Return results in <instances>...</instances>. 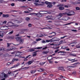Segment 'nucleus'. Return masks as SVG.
<instances>
[{
  "instance_id": "nucleus-3",
  "label": "nucleus",
  "mask_w": 80,
  "mask_h": 80,
  "mask_svg": "<svg viewBox=\"0 0 80 80\" xmlns=\"http://www.w3.org/2000/svg\"><path fill=\"white\" fill-rule=\"evenodd\" d=\"M33 2H35L34 3V4L35 5H36V6H40V5H44V4H45V3L43 2H41L42 4H38L37 3L39 2V0H33Z\"/></svg>"
},
{
  "instance_id": "nucleus-8",
  "label": "nucleus",
  "mask_w": 80,
  "mask_h": 80,
  "mask_svg": "<svg viewBox=\"0 0 80 80\" xmlns=\"http://www.w3.org/2000/svg\"><path fill=\"white\" fill-rule=\"evenodd\" d=\"M68 18L67 17H64L62 19V20H64V21H67L68 20Z\"/></svg>"
},
{
  "instance_id": "nucleus-59",
  "label": "nucleus",
  "mask_w": 80,
  "mask_h": 80,
  "mask_svg": "<svg viewBox=\"0 0 80 80\" xmlns=\"http://www.w3.org/2000/svg\"><path fill=\"white\" fill-rule=\"evenodd\" d=\"M35 13H30L29 15H35Z\"/></svg>"
},
{
  "instance_id": "nucleus-39",
  "label": "nucleus",
  "mask_w": 80,
  "mask_h": 80,
  "mask_svg": "<svg viewBox=\"0 0 80 80\" xmlns=\"http://www.w3.org/2000/svg\"><path fill=\"white\" fill-rule=\"evenodd\" d=\"M7 47H10V45H11V43H7Z\"/></svg>"
},
{
  "instance_id": "nucleus-43",
  "label": "nucleus",
  "mask_w": 80,
  "mask_h": 80,
  "mask_svg": "<svg viewBox=\"0 0 80 80\" xmlns=\"http://www.w3.org/2000/svg\"><path fill=\"white\" fill-rule=\"evenodd\" d=\"M54 36H55V35H53L52 36H49L48 37H49V38H52V37H54Z\"/></svg>"
},
{
  "instance_id": "nucleus-10",
  "label": "nucleus",
  "mask_w": 80,
  "mask_h": 80,
  "mask_svg": "<svg viewBox=\"0 0 80 80\" xmlns=\"http://www.w3.org/2000/svg\"><path fill=\"white\" fill-rule=\"evenodd\" d=\"M31 56V55H29L28 56H27L26 58L25 57L23 61L26 62V61H28V58Z\"/></svg>"
},
{
  "instance_id": "nucleus-42",
  "label": "nucleus",
  "mask_w": 80,
  "mask_h": 80,
  "mask_svg": "<svg viewBox=\"0 0 80 80\" xmlns=\"http://www.w3.org/2000/svg\"><path fill=\"white\" fill-rule=\"evenodd\" d=\"M30 18H26V20H27V21H29V20H30Z\"/></svg>"
},
{
  "instance_id": "nucleus-30",
  "label": "nucleus",
  "mask_w": 80,
  "mask_h": 80,
  "mask_svg": "<svg viewBox=\"0 0 80 80\" xmlns=\"http://www.w3.org/2000/svg\"><path fill=\"white\" fill-rule=\"evenodd\" d=\"M28 10H29V12H32V11H33L32 9L31 8H28Z\"/></svg>"
},
{
  "instance_id": "nucleus-24",
  "label": "nucleus",
  "mask_w": 80,
  "mask_h": 80,
  "mask_svg": "<svg viewBox=\"0 0 80 80\" xmlns=\"http://www.w3.org/2000/svg\"><path fill=\"white\" fill-rule=\"evenodd\" d=\"M18 58H14L13 60H12V62H14V61H15V62H17V61H18Z\"/></svg>"
},
{
  "instance_id": "nucleus-62",
  "label": "nucleus",
  "mask_w": 80,
  "mask_h": 80,
  "mask_svg": "<svg viewBox=\"0 0 80 80\" xmlns=\"http://www.w3.org/2000/svg\"><path fill=\"white\" fill-rule=\"evenodd\" d=\"M24 13H29V12H28L27 11H24Z\"/></svg>"
},
{
  "instance_id": "nucleus-22",
  "label": "nucleus",
  "mask_w": 80,
  "mask_h": 80,
  "mask_svg": "<svg viewBox=\"0 0 80 80\" xmlns=\"http://www.w3.org/2000/svg\"><path fill=\"white\" fill-rule=\"evenodd\" d=\"M49 52L47 51H44L42 52V53L43 54H47V53H48Z\"/></svg>"
},
{
  "instance_id": "nucleus-17",
  "label": "nucleus",
  "mask_w": 80,
  "mask_h": 80,
  "mask_svg": "<svg viewBox=\"0 0 80 80\" xmlns=\"http://www.w3.org/2000/svg\"><path fill=\"white\" fill-rule=\"evenodd\" d=\"M4 33V32L3 31H1L0 32V37H2L3 36V33Z\"/></svg>"
},
{
  "instance_id": "nucleus-41",
  "label": "nucleus",
  "mask_w": 80,
  "mask_h": 80,
  "mask_svg": "<svg viewBox=\"0 0 80 80\" xmlns=\"http://www.w3.org/2000/svg\"><path fill=\"white\" fill-rule=\"evenodd\" d=\"M42 39L40 38H39L37 39H36V41H37V42H38V41H40V40H41Z\"/></svg>"
},
{
  "instance_id": "nucleus-20",
  "label": "nucleus",
  "mask_w": 80,
  "mask_h": 80,
  "mask_svg": "<svg viewBox=\"0 0 80 80\" xmlns=\"http://www.w3.org/2000/svg\"><path fill=\"white\" fill-rule=\"evenodd\" d=\"M59 9L60 10H64V7L61 6L59 7Z\"/></svg>"
},
{
  "instance_id": "nucleus-12",
  "label": "nucleus",
  "mask_w": 80,
  "mask_h": 80,
  "mask_svg": "<svg viewBox=\"0 0 80 80\" xmlns=\"http://www.w3.org/2000/svg\"><path fill=\"white\" fill-rule=\"evenodd\" d=\"M2 74L3 75V77L4 78H8V74H6L4 73H2Z\"/></svg>"
},
{
  "instance_id": "nucleus-25",
  "label": "nucleus",
  "mask_w": 80,
  "mask_h": 80,
  "mask_svg": "<svg viewBox=\"0 0 80 80\" xmlns=\"http://www.w3.org/2000/svg\"><path fill=\"white\" fill-rule=\"evenodd\" d=\"M37 72V70H36L35 71L32 70L30 72L31 73H32V74H33V73H35V72Z\"/></svg>"
},
{
  "instance_id": "nucleus-14",
  "label": "nucleus",
  "mask_w": 80,
  "mask_h": 80,
  "mask_svg": "<svg viewBox=\"0 0 80 80\" xmlns=\"http://www.w3.org/2000/svg\"><path fill=\"white\" fill-rule=\"evenodd\" d=\"M47 20H51L52 18V16H48L45 17Z\"/></svg>"
},
{
  "instance_id": "nucleus-53",
  "label": "nucleus",
  "mask_w": 80,
  "mask_h": 80,
  "mask_svg": "<svg viewBox=\"0 0 80 80\" xmlns=\"http://www.w3.org/2000/svg\"><path fill=\"white\" fill-rule=\"evenodd\" d=\"M76 47L78 48H80V45H78L76 46Z\"/></svg>"
},
{
  "instance_id": "nucleus-52",
  "label": "nucleus",
  "mask_w": 80,
  "mask_h": 80,
  "mask_svg": "<svg viewBox=\"0 0 80 80\" xmlns=\"http://www.w3.org/2000/svg\"><path fill=\"white\" fill-rule=\"evenodd\" d=\"M55 17H52V16L51 20H55Z\"/></svg>"
},
{
  "instance_id": "nucleus-54",
  "label": "nucleus",
  "mask_w": 80,
  "mask_h": 80,
  "mask_svg": "<svg viewBox=\"0 0 80 80\" xmlns=\"http://www.w3.org/2000/svg\"><path fill=\"white\" fill-rule=\"evenodd\" d=\"M61 17L59 15H58L57 17V18L58 19H59V18H61Z\"/></svg>"
},
{
  "instance_id": "nucleus-45",
  "label": "nucleus",
  "mask_w": 80,
  "mask_h": 80,
  "mask_svg": "<svg viewBox=\"0 0 80 80\" xmlns=\"http://www.w3.org/2000/svg\"><path fill=\"white\" fill-rule=\"evenodd\" d=\"M37 53H35L32 55L33 57H36L37 56Z\"/></svg>"
},
{
  "instance_id": "nucleus-60",
  "label": "nucleus",
  "mask_w": 80,
  "mask_h": 80,
  "mask_svg": "<svg viewBox=\"0 0 80 80\" xmlns=\"http://www.w3.org/2000/svg\"><path fill=\"white\" fill-rule=\"evenodd\" d=\"M61 2H67V0H62Z\"/></svg>"
},
{
  "instance_id": "nucleus-26",
  "label": "nucleus",
  "mask_w": 80,
  "mask_h": 80,
  "mask_svg": "<svg viewBox=\"0 0 80 80\" xmlns=\"http://www.w3.org/2000/svg\"><path fill=\"white\" fill-rule=\"evenodd\" d=\"M52 58H52V56H49L48 57V60L49 61L52 60Z\"/></svg>"
},
{
  "instance_id": "nucleus-49",
  "label": "nucleus",
  "mask_w": 80,
  "mask_h": 80,
  "mask_svg": "<svg viewBox=\"0 0 80 80\" xmlns=\"http://www.w3.org/2000/svg\"><path fill=\"white\" fill-rule=\"evenodd\" d=\"M21 31H24V32H27L28 31L27 30V29H21Z\"/></svg>"
},
{
  "instance_id": "nucleus-23",
  "label": "nucleus",
  "mask_w": 80,
  "mask_h": 80,
  "mask_svg": "<svg viewBox=\"0 0 80 80\" xmlns=\"http://www.w3.org/2000/svg\"><path fill=\"white\" fill-rule=\"evenodd\" d=\"M69 56H72V57H76L77 55L74 54H69Z\"/></svg>"
},
{
  "instance_id": "nucleus-29",
  "label": "nucleus",
  "mask_w": 80,
  "mask_h": 80,
  "mask_svg": "<svg viewBox=\"0 0 80 80\" xmlns=\"http://www.w3.org/2000/svg\"><path fill=\"white\" fill-rule=\"evenodd\" d=\"M58 53H61L60 54L61 55H64V54L63 53H65V52H61V51H60L59 52H58Z\"/></svg>"
},
{
  "instance_id": "nucleus-58",
  "label": "nucleus",
  "mask_w": 80,
  "mask_h": 80,
  "mask_svg": "<svg viewBox=\"0 0 80 80\" xmlns=\"http://www.w3.org/2000/svg\"><path fill=\"white\" fill-rule=\"evenodd\" d=\"M11 5L12 6V7H13V6H14L15 5V3H12L11 4Z\"/></svg>"
},
{
  "instance_id": "nucleus-48",
  "label": "nucleus",
  "mask_w": 80,
  "mask_h": 80,
  "mask_svg": "<svg viewBox=\"0 0 80 80\" xmlns=\"http://www.w3.org/2000/svg\"><path fill=\"white\" fill-rule=\"evenodd\" d=\"M52 33H54L55 35H56V33L54 32H52V33H50L49 34V35H51V34H52Z\"/></svg>"
},
{
  "instance_id": "nucleus-63",
  "label": "nucleus",
  "mask_w": 80,
  "mask_h": 80,
  "mask_svg": "<svg viewBox=\"0 0 80 80\" xmlns=\"http://www.w3.org/2000/svg\"><path fill=\"white\" fill-rule=\"evenodd\" d=\"M41 29H42V30L43 29H48V28H41Z\"/></svg>"
},
{
  "instance_id": "nucleus-32",
  "label": "nucleus",
  "mask_w": 80,
  "mask_h": 80,
  "mask_svg": "<svg viewBox=\"0 0 80 80\" xmlns=\"http://www.w3.org/2000/svg\"><path fill=\"white\" fill-rule=\"evenodd\" d=\"M7 23H8V25L9 24V23H11V24H12L13 25L15 24H14V23H13L11 21H9V22H8Z\"/></svg>"
},
{
  "instance_id": "nucleus-35",
  "label": "nucleus",
  "mask_w": 80,
  "mask_h": 80,
  "mask_svg": "<svg viewBox=\"0 0 80 80\" xmlns=\"http://www.w3.org/2000/svg\"><path fill=\"white\" fill-rule=\"evenodd\" d=\"M13 33V31H12L8 33V35H12Z\"/></svg>"
},
{
  "instance_id": "nucleus-50",
  "label": "nucleus",
  "mask_w": 80,
  "mask_h": 80,
  "mask_svg": "<svg viewBox=\"0 0 80 80\" xmlns=\"http://www.w3.org/2000/svg\"><path fill=\"white\" fill-rule=\"evenodd\" d=\"M7 21H4L3 22H2L3 24H3H6V23H7Z\"/></svg>"
},
{
  "instance_id": "nucleus-15",
  "label": "nucleus",
  "mask_w": 80,
  "mask_h": 80,
  "mask_svg": "<svg viewBox=\"0 0 80 80\" xmlns=\"http://www.w3.org/2000/svg\"><path fill=\"white\" fill-rule=\"evenodd\" d=\"M58 70H63V71H65V70L63 68V67H59L58 68Z\"/></svg>"
},
{
  "instance_id": "nucleus-57",
  "label": "nucleus",
  "mask_w": 80,
  "mask_h": 80,
  "mask_svg": "<svg viewBox=\"0 0 80 80\" xmlns=\"http://www.w3.org/2000/svg\"><path fill=\"white\" fill-rule=\"evenodd\" d=\"M67 37V36H64V37H61V39H63V38H65V37Z\"/></svg>"
},
{
  "instance_id": "nucleus-4",
  "label": "nucleus",
  "mask_w": 80,
  "mask_h": 80,
  "mask_svg": "<svg viewBox=\"0 0 80 80\" xmlns=\"http://www.w3.org/2000/svg\"><path fill=\"white\" fill-rule=\"evenodd\" d=\"M57 38V40H53V38H52L49 40H46V42H53L55 41H58V38Z\"/></svg>"
},
{
  "instance_id": "nucleus-27",
  "label": "nucleus",
  "mask_w": 80,
  "mask_h": 80,
  "mask_svg": "<svg viewBox=\"0 0 80 80\" xmlns=\"http://www.w3.org/2000/svg\"><path fill=\"white\" fill-rule=\"evenodd\" d=\"M16 40H17V41H18L20 40L21 39V38H20V37H17L16 38Z\"/></svg>"
},
{
  "instance_id": "nucleus-18",
  "label": "nucleus",
  "mask_w": 80,
  "mask_h": 80,
  "mask_svg": "<svg viewBox=\"0 0 80 80\" xmlns=\"http://www.w3.org/2000/svg\"><path fill=\"white\" fill-rule=\"evenodd\" d=\"M63 15H67V12H66L65 13H60L59 15L61 17H62Z\"/></svg>"
},
{
  "instance_id": "nucleus-51",
  "label": "nucleus",
  "mask_w": 80,
  "mask_h": 80,
  "mask_svg": "<svg viewBox=\"0 0 80 80\" xmlns=\"http://www.w3.org/2000/svg\"><path fill=\"white\" fill-rule=\"evenodd\" d=\"M62 43H63V41H61L59 42V45H61Z\"/></svg>"
},
{
  "instance_id": "nucleus-46",
  "label": "nucleus",
  "mask_w": 80,
  "mask_h": 80,
  "mask_svg": "<svg viewBox=\"0 0 80 80\" xmlns=\"http://www.w3.org/2000/svg\"><path fill=\"white\" fill-rule=\"evenodd\" d=\"M72 73L73 75H75L76 74V72L75 71H73L72 72Z\"/></svg>"
},
{
  "instance_id": "nucleus-31",
  "label": "nucleus",
  "mask_w": 80,
  "mask_h": 80,
  "mask_svg": "<svg viewBox=\"0 0 80 80\" xmlns=\"http://www.w3.org/2000/svg\"><path fill=\"white\" fill-rule=\"evenodd\" d=\"M15 71L13 72H11V75L12 76H14V74H16V73L15 72Z\"/></svg>"
},
{
  "instance_id": "nucleus-61",
  "label": "nucleus",
  "mask_w": 80,
  "mask_h": 80,
  "mask_svg": "<svg viewBox=\"0 0 80 80\" xmlns=\"http://www.w3.org/2000/svg\"><path fill=\"white\" fill-rule=\"evenodd\" d=\"M37 37H38V38H39V37H40V35L39 34H38L37 35Z\"/></svg>"
},
{
  "instance_id": "nucleus-1",
  "label": "nucleus",
  "mask_w": 80,
  "mask_h": 80,
  "mask_svg": "<svg viewBox=\"0 0 80 80\" xmlns=\"http://www.w3.org/2000/svg\"><path fill=\"white\" fill-rule=\"evenodd\" d=\"M66 12V15L68 16H72V15H75V12L73 11H70L69 9H68Z\"/></svg>"
},
{
  "instance_id": "nucleus-34",
  "label": "nucleus",
  "mask_w": 80,
  "mask_h": 80,
  "mask_svg": "<svg viewBox=\"0 0 80 80\" xmlns=\"http://www.w3.org/2000/svg\"><path fill=\"white\" fill-rule=\"evenodd\" d=\"M75 9H76V10H80V8L78 7H76Z\"/></svg>"
},
{
  "instance_id": "nucleus-38",
  "label": "nucleus",
  "mask_w": 80,
  "mask_h": 80,
  "mask_svg": "<svg viewBox=\"0 0 80 80\" xmlns=\"http://www.w3.org/2000/svg\"><path fill=\"white\" fill-rule=\"evenodd\" d=\"M42 47H38L36 48H35V49H42Z\"/></svg>"
},
{
  "instance_id": "nucleus-9",
  "label": "nucleus",
  "mask_w": 80,
  "mask_h": 80,
  "mask_svg": "<svg viewBox=\"0 0 80 80\" xmlns=\"http://www.w3.org/2000/svg\"><path fill=\"white\" fill-rule=\"evenodd\" d=\"M9 16L10 15L8 14H3L2 15V17H4V18H8V17H9Z\"/></svg>"
},
{
  "instance_id": "nucleus-7",
  "label": "nucleus",
  "mask_w": 80,
  "mask_h": 80,
  "mask_svg": "<svg viewBox=\"0 0 80 80\" xmlns=\"http://www.w3.org/2000/svg\"><path fill=\"white\" fill-rule=\"evenodd\" d=\"M20 63L18 62L17 64L13 66L10 68H16V67H18V66H20Z\"/></svg>"
},
{
  "instance_id": "nucleus-13",
  "label": "nucleus",
  "mask_w": 80,
  "mask_h": 80,
  "mask_svg": "<svg viewBox=\"0 0 80 80\" xmlns=\"http://www.w3.org/2000/svg\"><path fill=\"white\" fill-rule=\"evenodd\" d=\"M35 15H37L38 17H42V14H41V13H35L34 14Z\"/></svg>"
},
{
  "instance_id": "nucleus-56",
  "label": "nucleus",
  "mask_w": 80,
  "mask_h": 80,
  "mask_svg": "<svg viewBox=\"0 0 80 80\" xmlns=\"http://www.w3.org/2000/svg\"><path fill=\"white\" fill-rule=\"evenodd\" d=\"M0 3H5V1L3 0L0 1Z\"/></svg>"
},
{
  "instance_id": "nucleus-6",
  "label": "nucleus",
  "mask_w": 80,
  "mask_h": 80,
  "mask_svg": "<svg viewBox=\"0 0 80 80\" xmlns=\"http://www.w3.org/2000/svg\"><path fill=\"white\" fill-rule=\"evenodd\" d=\"M13 22H14V23H21V22H22V21H19L17 20L16 19H14Z\"/></svg>"
},
{
  "instance_id": "nucleus-44",
  "label": "nucleus",
  "mask_w": 80,
  "mask_h": 80,
  "mask_svg": "<svg viewBox=\"0 0 80 80\" xmlns=\"http://www.w3.org/2000/svg\"><path fill=\"white\" fill-rule=\"evenodd\" d=\"M45 3L46 4H48V5L49 3H51V2H49L48 1H46L45 2Z\"/></svg>"
},
{
  "instance_id": "nucleus-21",
  "label": "nucleus",
  "mask_w": 80,
  "mask_h": 80,
  "mask_svg": "<svg viewBox=\"0 0 80 80\" xmlns=\"http://www.w3.org/2000/svg\"><path fill=\"white\" fill-rule=\"evenodd\" d=\"M77 63L74 64L72 66H70V67H72V68H74L75 67H77Z\"/></svg>"
},
{
  "instance_id": "nucleus-47",
  "label": "nucleus",
  "mask_w": 80,
  "mask_h": 80,
  "mask_svg": "<svg viewBox=\"0 0 80 80\" xmlns=\"http://www.w3.org/2000/svg\"><path fill=\"white\" fill-rule=\"evenodd\" d=\"M34 51H35V48L34 49H31L30 50V52H34Z\"/></svg>"
},
{
  "instance_id": "nucleus-5",
  "label": "nucleus",
  "mask_w": 80,
  "mask_h": 80,
  "mask_svg": "<svg viewBox=\"0 0 80 80\" xmlns=\"http://www.w3.org/2000/svg\"><path fill=\"white\" fill-rule=\"evenodd\" d=\"M22 54L20 55V54L19 53H18V52L16 53V55L15 56V57H16V56H17L18 57H19V58H25V57L22 56Z\"/></svg>"
},
{
  "instance_id": "nucleus-40",
  "label": "nucleus",
  "mask_w": 80,
  "mask_h": 80,
  "mask_svg": "<svg viewBox=\"0 0 80 80\" xmlns=\"http://www.w3.org/2000/svg\"><path fill=\"white\" fill-rule=\"evenodd\" d=\"M32 26V24H31V23H29V24H28V27L30 28V27H31Z\"/></svg>"
},
{
  "instance_id": "nucleus-33",
  "label": "nucleus",
  "mask_w": 80,
  "mask_h": 80,
  "mask_svg": "<svg viewBox=\"0 0 80 80\" xmlns=\"http://www.w3.org/2000/svg\"><path fill=\"white\" fill-rule=\"evenodd\" d=\"M45 62H40V65H41L42 66L44 64H45Z\"/></svg>"
},
{
  "instance_id": "nucleus-64",
  "label": "nucleus",
  "mask_w": 80,
  "mask_h": 80,
  "mask_svg": "<svg viewBox=\"0 0 80 80\" xmlns=\"http://www.w3.org/2000/svg\"><path fill=\"white\" fill-rule=\"evenodd\" d=\"M3 22H0V25H3Z\"/></svg>"
},
{
  "instance_id": "nucleus-16",
  "label": "nucleus",
  "mask_w": 80,
  "mask_h": 80,
  "mask_svg": "<svg viewBox=\"0 0 80 80\" xmlns=\"http://www.w3.org/2000/svg\"><path fill=\"white\" fill-rule=\"evenodd\" d=\"M41 14H46V13H48V12L46 11H41Z\"/></svg>"
},
{
  "instance_id": "nucleus-19",
  "label": "nucleus",
  "mask_w": 80,
  "mask_h": 80,
  "mask_svg": "<svg viewBox=\"0 0 80 80\" xmlns=\"http://www.w3.org/2000/svg\"><path fill=\"white\" fill-rule=\"evenodd\" d=\"M52 4V3L51 2V3H49L48 5L47 6V7L48 8H51L52 7V5L51 4Z\"/></svg>"
},
{
  "instance_id": "nucleus-37",
  "label": "nucleus",
  "mask_w": 80,
  "mask_h": 80,
  "mask_svg": "<svg viewBox=\"0 0 80 80\" xmlns=\"http://www.w3.org/2000/svg\"><path fill=\"white\" fill-rule=\"evenodd\" d=\"M74 23V22H70L69 23L63 25L64 26V25H70V24H71V23Z\"/></svg>"
},
{
  "instance_id": "nucleus-36",
  "label": "nucleus",
  "mask_w": 80,
  "mask_h": 80,
  "mask_svg": "<svg viewBox=\"0 0 80 80\" xmlns=\"http://www.w3.org/2000/svg\"><path fill=\"white\" fill-rule=\"evenodd\" d=\"M32 62H33L32 61H30L28 62V63L29 65H31L32 64Z\"/></svg>"
},
{
  "instance_id": "nucleus-11",
  "label": "nucleus",
  "mask_w": 80,
  "mask_h": 80,
  "mask_svg": "<svg viewBox=\"0 0 80 80\" xmlns=\"http://www.w3.org/2000/svg\"><path fill=\"white\" fill-rule=\"evenodd\" d=\"M20 44H23L24 43V39H21L19 41Z\"/></svg>"
},
{
  "instance_id": "nucleus-2",
  "label": "nucleus",
  "mask_w": 80,
  "mask_h": 80,
  "mask_svg": "<svg viewBox=\"0 0 80 80\" xmlns=\"http://www.w3.org/2000/svg\"><path fill=\"white\" fill-rule=\"evenodd\" d=\"M13 26H15L16 27H18V25H17V24H15V25H10L8 26H3V27H0V28H2V29H0L1 30H7L8 29V27H12Z\"/></svg>"
},
{
  "instance_id": "nucleus-55",
  "label": "nucleus",
  "mask_w": 80,
  "mask_h": 80,
  "mask_svg": "<svg viewBox=\"0 0 80 80\" xmlns=\"http://www.w3.org/2000/svg\"><path fill=\"white\" fill-rule=\"evenodd\" d=\"M67 48V47H65V46L62 47V48L63 49H65V48Z\"/></svg>"
},
{
  "instance_id": "nucleus-28",
  "label": "nucleus",
  "mask_w": 80,
  "mask_h": 80,
  "mask_svg": "<svg viewBox=\"0 0 80 80\" xmlns=\"http://www.w3.org/2000/svg\"><path fill=\"white\" fill-rule=\"evenodd\" d=\"M29 67H25L22 68V69H24L25 70H27V69H28V68H29Z\"/></svg>"
}]
</instances>
